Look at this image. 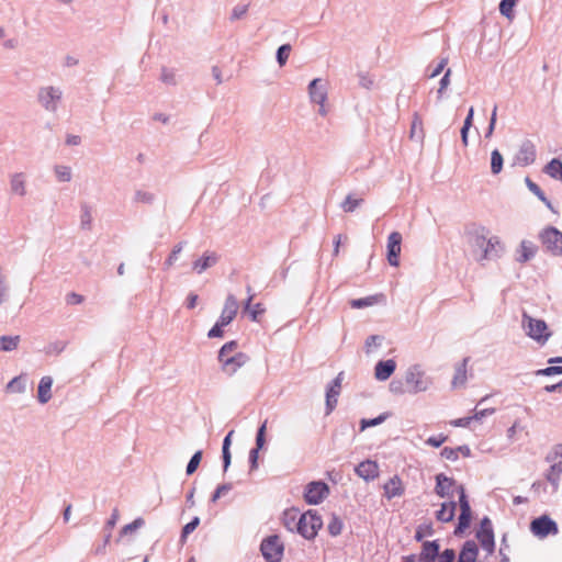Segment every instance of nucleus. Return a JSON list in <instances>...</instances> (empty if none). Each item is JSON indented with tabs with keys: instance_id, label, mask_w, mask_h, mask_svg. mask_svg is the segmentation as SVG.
Returning <instances> with one entry per match:
<instances>
[{
	"instance_id": "f257e3e1",
	"label": "nucleus",
	"mask_w": 562,
	"mask_h": 562,
	"mask_svg": "<svg viewBox=\"0 0 562 562\" xmlns=\"http://www.w3.org/2000/svg\"><path fill=\"white\" fill-rule=\"evenodd\" d=\"M521 326L527 336L537 342L543 345L547 342L551 333L548 329L547 323L542 319L533 318L526 312L522 314Z\"/></svg>"
},
{
	"instance_id": "f03ea898",
	"label": "nucleus",
	"mask_w": 562,
	"mask_h": 562,
	"mask_svg": "<svg viewBox=\"0 0 562 562\" xmlns=\"http://www.w3.org/2000/svg\"><path fill=\"white\" fill-rule=\"evenodd\" d=\"M299 533L312 540L317 536L318 530L323 527V519L316 510L310 509L300 515Z\"/></svg>"
},
{
	"instance_id": "7ed1b4c3",
	"label": "nucleus",
	"mask_w": 562,
	"mask_h": 562,
	"mask_svg": "<svg viewBox=\"0 0 562 562\" xmlns=\"http://www.w3.org/2000/svg\"><path fill=\"white\" fill-rule=\"evenodd\" d=\"M63 99V91L59 87H41L37 92V102L49 113H56Z\"/></svg>"
},
{
	"instance_id": "20e7f679",
	"label": "nucleus",
	"mask_w": 562,
	"mask_h": 562,
	"mask_svg": "<svg viewBox=\"0 0 562 562\" xmlns=\"http://www.w3.org/2000/svg\"><path fill=\"white\" fill-rule=\"evenodd\" d=\"M406 384L408 385L409 393L425 392L431 384L429 378L420 369V366L415 364L408 368L405 375Z\"/></svg>"
},
{
	"instance_id": "39448f33",
	"label": "nucleus",
	"mask_w": 562,
	"mask_h": 562,
	"mask_svg": "<svg viewBox=\"0 0 562 562\" xmlns=\"http://www.w3.org/2000/svg\"><path fill=\"white\" fill-rule=\"evenodd\" d=\"M260 551L266 561L280 562L283 557L284 546L278 535H272L262 540Z\"/></svg>"
},
{
	"instance_id": "423d86ee",
	"label": "nucleus",
	"mask_w": 562,
	"mask_h": 562,
	"mask_svg": "<svg viewBox=\"0 0 562 562\" xmlns=\"http://www.w3.org/2000/svg\"><path fill=\"white\" fill-rule=\"evenodd\" d=\"M458 493H459L460 516L458 519V525L454 529L456 536L462 535L470 527L471 517H472L471 506L468 501V496L465 494V490H464L463 485L458 486Z\"/></svg>"
},
{
	"instance_id": "0eeeda50",
	"label": "nucleus",
	"mask_w": 562,
	"mask_h": 562,
	"mask_svg": "<svg viewBox=\"0 0 562 562\" xmlns=\"http://www.w3.org/2000/svg\"><path fill=\"white\" fill-rule=\"evenodd\" d=\"M540 240L546 249L554 256H562V233L549 226L540 234Z\"/></svg>"
},
{
	"instance_id": "6e6552de",
	"label": "nucleus",
	"mask_w": 562,
	"mask_h": 562,
	"mask_svg": "<svg viewBox=\"0 0 562 562\" xmlns=\"http://www.w3.org/2000/svg\"><path fill=\"white\" fill-rule=\"evenodd\" d=\"M329 494L328 485L323 481H313L305 487L304 499L307 504L317 505Z\"/></svg>"
},
{
	"instance_id": "1a4fd4ad",
	"label": "nucleus",
	"mask_w": 562,
	"mask_h": 562,
	"mask_svg": "<svg viewBox=\"0 0 562 562\" xmlns=\"http://www.w3.org/2000/svg\"><path fill=\"white\" fill-rule=\"evenodd\" d=\"M530 529L535 536L540 538L558 533L557 522L547 515L535 518L530 524Z\"/></svg>"
},
{
	"instance_id": "9d476101",
	"label": "nucleus",
	"mask_w": 562,
	"mask_h": 562,
	"mask_svg": "<svg viewBox=\"0 0 562 562\" xmlns=\"http://www.w3.org/2000/svg\"><path fill=\"white\" fill-rule=\"evenodd\" d=\"M476 538L485 551L493 553L495 548L494 531L488 517H484L481 520V526L480 530L476 532Z\"/></svg>"
},
{
	"instance_id": "9b49d317",
	"label": "nucleus",
	"mask_w": 562,
	"mask_h": 562,
	"mask_svg": "<svg viewBox=\"0 0 562 562\" xmlns=\"http://www.w3.org/2000/svg\"><path fill=\"white\" fill-rule=\"evenodd\" d=\"M344 380V372H339L338 375L330 382L326 390V414H330L337 403L338 396L341 391V383Z\"/></svg>"
},
{
	"instance_id": "f8f14e48",
	"label": "nucleus",
	"mask_w": 562,
	"mask_h": 562,
	"mask_svg": "<svg viewBox=\"0 0 562 562\" xmlns=\"http://www.w3.org/2000/svg\"><path fill=\"white\" fill-rule=\"evenodd\" d=\"M402 235L398 232H392L387 237V261L391 266L400 265Z\"/></svg>"
},
{
	"instance_id": "ddd939ff",
	"label": "nucleus",
	"mask_w": 562,
	"mask_h": 562,
	"mask_svg": "<svg viewBox=\"0 0 562 562\" xmlns=\"http://www.w3.org/2000/svg\"><path fill=\"white\" fill-rule=\"evenodd\" d=\"M308 94L312 102L323 105L327 100V85L321 78L313 79L308 85Z\"/></svg>"
},
{
	"instance_id": "4468645a",
	"label": "nucleus",
	"mask_w": 562,
	"mask_h": 562,
	"mask_svg": "<svg viewBox=\"0 0 562 562\" xmlns=\"http://www.w3.org/2000/svg\"><path fill=\"white\" fill-rule=\"evenodd\" d=\"M485 246L486 248L484 249L483 254L479 255L476 260H494L502 256L504 248L498 237H490V239L486 240Z\"/></svg>"
},
{
	"instance_id": "2eb2a0df",
	"label": "nucleus",
	"mask_w": 562,
	"mask_h": 562,
	"mask_svg": "<svg viewBox=\"0 0 562 562\" xmlns=\"http://www.w3.org/2000/svg\"><path fill=\"white\" fill-rule=\"evenodd\" d=\"M249 361V357L244 352H236L235 355L225 358L220 361L222 369L228 375H233L239 368L245 366Z\"/></svg>"
},
{
	"instance_id": "dca6fc26",
	"label": "nucleus",
	"mask_w": 562,
	"mask_h": 562,
	"mask_svg": "<svg viewBox=\"0 0 562 562\" xmlns=\"http://www.w3.org/2000/svg\"><path fill=\"white\" fill-rule=\"evenodd\" d=\"M220 261V255L215 251H205L200 258L192 262V270L198 274L214 267Z\"/></svg>"
},
{
	"instance_id": "f3484780",
	"label": "nucleus",
	"mask_w": 562,
	"mask_h": 562,
	"mask_svg": "<svg viewBox=\"0 0 562 562\" xmlns=\"http://www.w3.org/2000/svg\"><path fill=\"white\" fill-rule=\"evenodd\" d=\"M457 482L454 479L447 476L443 473H439L436 475V486L435 492L440 497H450L452 495V488L456 487L458 490Z\"/></svg>"
},
{
	"instance_id": "a211bd4d",
	"label": "nucleus",
	"mask_w": 562,
	"mask_h": 562,
	"mask_svg": "<svg viewBox=\"0 0 562 562\" xmlns=\"http://www.w3.org/2000/svg\"><path fill=\"white\" fill-rule=\"evenodd\" d=\"M238 311L237 299L233 294L226 296L223 311L218 318L220 325H229L235 318Z\"/></svg>"
},
{
	"instance_id": "6ab92c4d",
	"label": "nucleus",
	"mask_w": 562,
	"mask_h": 562,
	"mask_svg": "<svg viewBox=\"0 0 562 562\" xmlns=\"http://www.w3.org/2000/svg\"><path fill=\"white\" fill-rule=\"evenodd\" d=\"M355 472L366 482H370L379 476V465L375 461L366 460L355 468Z\"/></svg>"
},
{
	"instance_id": "aec40b11",
	"label": "nucleus",
	"mask_w": 562,
	"mask_h": 562,
	"mask_svg": "<svg viewBox=\"0 0 562 562\" xmlns=\"http://www.w3.org/2000/svg\"><path fill=\"white\" fill-rule=\"evenodd\" d=\"M536 160V148L535 145L530 140H525L517 155L516 162L520 166H529L533 164Z\"/></svg>"
},
{
	"instance_id": "412c9836",
	"label": "nucleus",
	"mask_w": 562,
	"mask_h": 562,
	"mask_svg": "<svg viewBox=\"0 0 562 562\" xmlns=\"http://www.w3.org/2000/svg\"><path fill=\"white\" fill-rule=\"evenodd\" d=\"M439 542L438 540L434 541H424L422 546V551L417 555V562H435L437 557L439 555Z\"/></svg>"
},
{
	"instance_id": "4be33fe9",
	"label": "nucleus",
	"mask_w": 562,
	"mask_h": 562,
	"mask_svg": "<svg viewBox=\"0 0 562 562\" xmlns=\"http://www.w3.org/2000/svg\"><path fill=\"white\" fill-rule=\"evenodd\" d=\"M396 362L393 359L381 360L375 364L374 376L379 381L387 380L395 371Z\"/></svg>"
},
{
	"instance_id": "5701e85b",
	"label": "nucleus",
	"mask_w": 562,
	"mask_h": 562,
	"mask_svg": "<svg viewBox=\"0 0 562 562\" xmlns=\"http://www.w3.org/2000/svg\"><path fill=\"white\" fill-rule=\"evenodd\" d=\"M488 239L490 237L487 236V232L484 227L477 228L471 233L470 244L473 248V251L479 255L483 254L484 249L486 248V240Z\"/></svg>"
},
{
	"instance_id": "b1692460",
	"label": "nucleus",
	"mask_w": 562,
	"mask_h": 562,
	"mask_svg": "<svg viewBox=\"0 0 562 562\" xmlns=\"http://www.w3.org/2000/svg\"><path fill=\"white\" fill-rule=\"evenodd\" d=\"M384 496L387 499L400 497L404 494V487L398 475L391 477L383 486Z\"/></svg>"
},
{
	"instance_id": "393cba45",
	"label": "nucleus",
	"mask_w": 562,
	"mask_h": 562,
	"mask_svg": "<svg viewBox=\"0 0 562 562\" xmlns=\"http://www.w3.org/2000/svg\"><path fill=\"white\" fill-rule=\"evenodd\" d=\"M479 554V549L473 540L464 542L457 562H475Z\"/></svg>"
},
{
	"instance_id": "a878e982",
	"label": "nucleus",
	"mask_w": 562,
	"mask_h": 562,
	"mask_svg": "<svg viewBox=\"0 0 562 562\" xmlns=\"http://www.w3.org/2000/svg\"><path fill=\"white\" fill-rule=\"evenodd\" d=\"M537 250L538 247L532 241L522 240L516 260L520 263L527 262L535 257Z\"/></svg>"
},
{
	"instance_id": "bb28decb",
	"label": "nucleus",
	"mask_w": 562,
	"mask_h": 562,
	"mask_svg": "<svg viewBox=\"0 0 562 562\" xmlns=\"http://www.w3.org/2000/svg\"><path fill=\"white\" fill-rule=\"evenodd\" d=\"M53 379L43 376L38 383L37 398L41 404H46L52 398Z\"/></svg>"
},
{
	"instance_id": "cd10ccee",
	"label": "nucleus",
	"mask_w": 562,
	"mask_h": 562,
	"mask_svg": "<svg viewBox=\"0 0 562 562\" xmlns=\"http://www.w3.org/2000/svg\"><path fill=\"white\" fill-rule=\"evenodd\" d=\"M457 503L451 501L442 503L441 508L436 513L437 520L441 522H449L454 518Z\"/></svg>"
},
{
	"instance_id": "c85d7f7f",
	"label": "nucleus",
	"mask_w": 562,
	"mask_h": 562,
	"mask_svg": "<svg viewBox=\"0 0 562 562\" xmlns=\"http://www.w3.org/2000/svg\"><path fill=\"white\" fill-rule=\"evenodd\" d=\"M409 137H411V139H416L418 142H423L424 137H425V132L423 128V120L417 112H414V114H413Z\"/></svg>"
},
{
	"instance_id": "c756f323",
	"label": "nucleus",
	"mask_w": 562,
	"mask_h": 562,
	"mask_svg": "<svg viewBox=\"0 0 562 562\" xmlns=\"http://www.w3.org/2000/svg\"><path fill=\"white\" fill-rule=\"evenodd\" d=\"M300 512L297 509H289L283 514V525L290 531H296L299 533V521H300Z\"/></svg>"
},
{
	"instance_id": "7c9ffc66",
	"label": "nucleus",
	"mask_w": 562,
	"mask_h": 562,
	"mask_svg": "<svg viewBox=\"0 0 562 562\" xmlns=\"http://www.w3.org/2000/svg\"><path fill=\"white\" fill-rule=\"evenodd\" d=\"M10 187L12 193L18 194L20 196H24L26 194L24 173L16 172L12 175L10 180Z\"/></svg>"
},
{
	"instance_id": "2f4dec72",
	"label": "nucleus",
	"mask_w": 562,
	"mask_h": 562,
	"mask_svg": "<svg viewBox=\"0 0 562 562\" xmlns=\"http://www.w3.org/2000/svg\"><path fill=\"white\" fill-rule=\"evenodd\" d=\"M469 358H464L460 363L457 364L454 375L452 379V386L459 387L464 385L467 381V366Z\"/></svg>"
},
{
	"instance_id": "473e14b6",
	"label": "nucleus",
	"mask_w": 562,
	"mask_h": 562,
	"mask_svg": "<svg viewBox=\"0 0 562 562\" xmlns=\"http://www.w3.org/2000/svg\"><path fill=\"white\" fill-rule=\"evenodd\" d=\"M544 172L555 180L562 182V161L558 158H553L544 167Z\"/></svg>"
},
{
	"instance_id": "72a5a7b5",
	"label": "nucleus",
	"mask_w": 562,
	"mask_h": 562,
	"mask_svg": "<svg viewBox=\"0 0 562 562\" xmlns=\"http://www.w3.org/2000/svg\"><path fill=\"white\" fill-rule=\"evenodd\" d=\"M526 186L528 189L536 195L540 201H542L546 206L553 211V206L550 200L547 199L544 192L540 189V187L535 183L530 178H526Z\"/></svg>"
},
{
	"instance_id": "f704fd0d",
	"label": "nucleus",
	"mask_w": 562,
	"mask_h": 562,
	"mask_svg": "<svg viewBox=\"0 0 562 562\" xmlns=\"http://www.w3.org/2000/svg\"><path fill=\"white\" fill-rule=\"evenodd\" d=\"M363 199L362 198H356L355 194L349 193L344 202L340 204L341 209L346 213H352L356 211L357 207L362 205Z\"/></svg>"
},
{
	"instance_id": "c9c22d12",
	"label": "nucleus",
	"mask_w": 562,
	"mask_h": 562,
	"mask_svg": "<svg viewBox=\"0 0 562 562\" xmlns=\"http://www.w3.org/2000/svg\"><path fill=\"white\" fill-rule=\"evenodd\" d=\"M562 473V462L552 464L547 473V480L553 485V490L557 491L559 486L560 476Z\"/></svg>"
},
{
	"instance_id": "e433bc0d",
	"label": "nucleus",
	"mask_w": 562,
	"mask_h": 562,
	"mask_svg": "<svg viewBox=\"0 0 562 562\" xmlns=\"http://www.w3.org/2000/svg\"><path fill=\"white\" fill-rule=\"evenodd\" d=\"M25 390H26V378L23 374L13 378L7 384V391L12 392V393H24Z\"/></svg>"
},
{
	"instance_id": "4c0bfd02",
	"label": "nucleus",
	"mask_w": 562,
	"mask_h": 562,
	"mask_svg": "<svg viewBox=\"0 0 562 562\" xmlns=\"http://www.w3.org/2000/svg\"><path fill=\"white\" fill-rule=\"evenodd\" d=\"M20 336H1L0 337V351H13L18 348Z\"/></svg>"
},
{
	"instance_id": "58836bf2",
	"label": "nucleus",
	"mask_w": 562,
	"mask_h": 562,
	"mask_svg": "<svg viewBox=\"0 0 562 562\" xmlns=\"http://www.w3.org/2000/svg\"><path fill=\"white\" fill-rule=\"evenodd\" d=\"M504 158L498 149H494L491 154V171L498 175L503 169Z\"/></svg>"
},
{
	"instance_id": "ea45409f",
	"label": "nucleus",
	"mask_w": 562,
	"mask_h": 562,
	"mask_svg": "<svg viewBox=\"0 0 562 562\" xmlns=\"http://www.w3.org/2000/svg\"><path fill=\"white\" fill-rule=\"evenodd\" d=\"M80 227L85 231H90L92 227V214L87 204L81 206Z\"/></svg>"
},
{
	"instance_id": "a19ab883",
	"label": "nucleus",
	"mask_w": 562,
	"mask_h": 562,
	"mask_svg": "<svg viewBox=\"0 0 562 562\" xmlns=\"http://www.w3.org/2000/svg\"><path fill=\"white\" fill-rule=\"evenodd\" d=\"M518 1L519 0H502L498 5L501 14L509 20L513 19L514 7L517 4Z\"/></svg>"
},
{
	"instance_id": "79ce46f5",
	"label": "nucleus",
	"mask_w": 562,
	"mask_h": 562,
	"mask_svg": "<svg viewBox=\"0 0 562 562\" xmlns=\"http://www.w3.org/2000/svg\"><path fill=\"white\" fill-rule=\"evenodd\" d=\"M160 80L165 85L176 86L177 85V72L172 68L162 67L160 74Z\"/></svg>"
},
{
	"instance_id": "37998d69",
	"label": "nucleus",
	"mask_w": 562,
	"mask_h": 562,
	"mask_svg": "<svg viewBox=\"0 0 562 562\" xmlns=\"http://www.w3.org/2000/svg\"><path fill=\"white\" fill-rule=\"evenodd\" d=\"M389 416H390V413H383L375 418H370V419L363 418L360 422V430H364L369 427L378 426V425L382 424L383 422H385L389 418Z\"/></svg>"
},
{
	"instance_id": "c03bdc74",
	"label": "nucleus",
	"mask_w": 562,
	"mask_h": 562,
	"mask_svg": "<svg viewBox=\"0 0 562 562\" xmlns=\"http://www.w3.org/2000/svg\"><path fill=\"white\" fill-rule=\"evenodd\" d=\"M342 527V520L338 516L333 515L330 521L327 525V530L330 536L337 537L341 533Z\"/></svg>"
},
{
	"instance_id": "a18cd8bd",
	"label": "nucleus",
	"mask_w": 562,
	"mask_h": 562,
	"mask_svg": "<svg viewBox=\"0 0 562 562\" xmlns=\"http://www.w3.org/2000/svg\"><path fill=\"white\" fill-rule=\"evenodd\" d=\"M203 452L202 450H198L189 460L186 469L187 475H192L196 469L199 468L202 460Z\"/></svg>"
},
{
	"instance_id": "49530a36",
	"label": "nucleus",
	"mask_w": 562,
	"mask_h": 562,
	"mask_svg": "<svg viewBox=\"0 0 562 562\" xmlns=\"http://www.w3.org/2000/svg\"><path fill=\"white\" fill-rule=\"evenodd\" d=\"M291 45L290 44H283L277 49V61L282 67L286 64L290 53H291Z\"/></svg>"
},
{
	"instance_id": "de8ad7c7",
	"label": "nucleus",
	"mask_w": 562,
	"mask_h": 562,
	"mask_svg": "<svg viewBox=\"0 0 562 562\" xmlns=\"http://www.w3.org/2000/svg\"><path fill=\"white\" fill-rule=\"evenodd\" d=\"M238 347L237 341L232 340L222 346V348L218 351V361L224 360L227 357H231L229 355L233 353Z\"/></svg>"
},
{
	"instance_id": "09e8293b",
	"label": "nucleus",
	"mask_w": 562,
	"mask_h": 562,
	"mask_svg": "<svg viewBox=\"0 0 562 562\" xmlns=\"http://www.w3.org/2000/svg\"><path fill=\"white\" fill-rule=\"evenodd\" d=\"M186 241L178 243L171 250L169 257L165 261V269H169L178 259V255L182 251Z\"/></svg>"
},
{
	"instance_id": "8fccbe9b",
	"label": "nucleus",
	"mask_w": 562,
	"mask_h": 562,
	"mask_svg": "<svg viewBox=\"0 0 562 562\" xmlns=\"http://www.w3.org/2000/svg\"><path fill=\"white\" fill-rule=\"evenodd\" d=\"M55 175L61 182H69L71 180V169L68 166H56Z\"/></svg>"
},
{
	"instance_id": "3c124183",
	"label": "nucleus",
	"mask_w": 562,
	"mask_h": 562,
	"mask_svg": "<svg viewBox=\"0 0 562 562\" xmlns=\"http://www.w3.org/2000/svg\"><path fill=\"white\" fill-rule=\"evenodd\" d=\"M134 201L137 203L151 204L155 195L151 192L137 190L134 194Z\"/></svg>"
},
{
	"instance_id": "603ef678",
	"label": "nucleus",
	"mask_w": 562,
	"mask_h": 562,
	"mask_svg": "<svg viewBox=\"0 0 562 562\" xmlns=\"http://www.w3.org/2000/svg\"><path fill=\"white\" fill-rule=\"evenodd\" d=\"M434 532L431 524L420 525L417 527L414 538L420 542L426 536H432Z\"/></svg>"
},
{
	"instance_id": "864d4df0",
	"label": "nucleus",
	"mask_w": 562,
	"mask_h": 562,
	"mask_svg": "<svg viewBox=\"0 0 562 562\" xmlns=\"http://www.w3.org/2000/svg\"><path fill=\"white\" fill-rule=\"evenodd\" d=\"M144 524H145V520L142 517L136 518L131 524L125 525L121 529V536H126V535L137 530L138 528L143 527Z\"/></svg>"
},
{
	"instance_id": "5fc2aeb1",
	"label": "nucleus",
	"mask_w": 562,
	"mask_h": 562,
	"mask_svg": "<svg viewBox=\"0 0 562 562\" xmlns=\"http://www.w3.org/2000/svg\"><path fill=\"white\" fill-rule=\"evenodd\" d=\"M375 303L374 296H367L361 299H355L350 301V305L352 308H363L367 306H371Z\"/></svg>"
},
{
	"instance_id": "6e6d98bb",
	"label": "nucleus",
	"mask_w": 562,
	"mask_h": 562,
	"mask_svg": "<svg viewBox=\"0 0 562 562\" xmlns=\"http://www.w3.org/2000/svg\"><path fill=\"white\" fill-rule=\"evenodd\" d=\"M266 430H267V420H265L262 423V425L257 430L255 449L260 450L263 448V446L266 443Z\"/></svg>"
},
{
	"instance_id": "4d7b16f0",
	"label": "nucleus",
	"mask_w": 562,
	"mask_h": 562,
	"mask_svg": "<svg viewBox=\"0 0 562 562\" xmlns=\"http://www.w3.org/2000/svg\"><path fill=\"white\" fill-rule=\"evenodd\" d=\"M232 488H233L232 483H224V484L218 485L211 496V502H213V503L217 502L223 495L228 493Z\"/></svg>"
},
{
	"instance_id": "13d9d810",
	"label": "nucleus",
	"mask_w": 562,
	"mask_h": 562,
	"mask_svg": "<svg viewBox=\"0 0 562 562\" xmlns=\"http://www.w3.org/2000/svg\"><path fill=\"white\" fill-rule=\"evenodd\" d=\"M9 285L5 274L0 271V305L8 300Z\"/></svg>"
},
{
	"instance_id": "bf43d9fd",
	"label": "nucleus",
	"mask_w": 562,
	"mask_h": 562,
	"mask_svg": "<svg viewBox=\"0 0 562 562\" xmlns=\"http://www.w3.org/2000/svg\"><path fill=\"white\" fill-rule=\"evenodd\" d=\"M450 75H451V69H447L443 77L439 81V88L437 90V95H438L439 100L442 98L445 90L450 85Z\"/></svg>"
},
{
	"instance_id": "052dcab7",
	"label": "nucleus",
	"mask_w": 562,
	"mask_h": 562,
	"mask_svg": "<svg viewBox=\"0 0 562 562\" xmlns=\"http://www.w3.org/2000/svg\"><path fill=\"white\" fill-rule=\"evenodd\" d=\"M200 524V518L199 517H194L190 522H188L187 525H184V527L182 528V531H181V540L184 541V539L195 530V528L199 526Z\"/></svg>"
},
{
	"instance_id": "680f3d73",
	"label": "nucleus",
	"mask_w": 562,
	"mask_h": 562,
	"mask_svg": "<svg viewBox=\"0 0 562 562\" xmlns=\"http://www.w3.org/2000/svg\"><path fill=\"white\" fill-rule=\"evenodd\" d=\"M248 11L247 4H237L233 8L231 14V21H236L241 19Z\"/></svg>"
},
{
	"instance_id": "e2e57ef3",
	"label": "nucleus",
	"mask_w": 562,
	"mask_h": 562,
	"mask_svg": "<svg viewBox=\"0 0 562 562\" xmlns=\"http://www.w3.org/2000/svg\"><path fill=\"white\" fill-rule=\"evenodd\" d=\"M537 374L540 375H554V374H562V366H550L544 369L538 370Z\"/></svg>"
},
{
	"instance_id": "0e129e2a",
	"label": "nucleus",
	"mask_w": 562,
	"mask_h": 562,
	"mask_svg": "<svg viewBox=\"0 0 562 562\" xmlns=\"http://www.w3.org/2000/svg\"><path fill=\"white\" fill-rule=\"evenodd\" d=\"M448 439V437L446 435H438V436H432V437H429L427 440H426V443L428 446H431V447H435V448H439L443 442H446Z\"/></svg>"
},
{
	"instance_id": "69168bd1",
	"label": "nucleus",
	"mask_w": 562,
	"mask_h": 562,
	"mask_svg": "<svg viewBox=\"0 0 562 562\" xmlns=\"http://www.w3.org/2000/svg\"><path fill=\"white\" fill-rule=\"evenodd\" d=\"M438 562H453L456 559V552L453 549H446L442 553H439Z\"/></svg>"
},
{
	"instance_id": "338daca9",
	"label": "nucleus",
	"mask_w": 562,
	"mask_h": 562,
	"mask_svg": "<svg viewBox=\"0 0 562 562\" xmlns=\"http://www.w3.org/2000/svg\"><path fill=\"white\" fill-rule=\"evenodd\" d=\"M440 454L442 458L450 460V461H456L459 458L458 450H456L454 448H450V447H445L441 450Z\"/></svg>"
},
{
	"instance_id": "774afa93",
	"label": "nucleus",
	"mask_w": 562,
	"mask_h": 562,
	"mask_svg": "<svg viewBox=\"0 0 562 562\" xmlns=\"http://www.w3.org/2000/svg\"><path fill=\"white\" fill-rule=\"evenodd\" d=\"M265 307L261 303H256L249 311L250 317L254 322L258 321L259 315L265 313Z\"/></svg>"
}]
</instances>
